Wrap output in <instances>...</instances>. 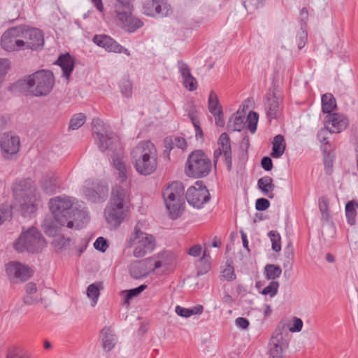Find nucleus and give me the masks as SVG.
<instances>
[{"instance_id": "1", "label": "nucleus", "mask_w": 358, "mask_h": 358, "mask_svg": "<svg viewBox=\"0 0 358 358\" xmlns=\"http://www.w3.org/2000/svg\"><path fill=\"white\" fill-rule=\"evenodd\" d=\"M76 199L63 195L52 198L49 208L55 222L69 229H79L89 221L85 209L74 206Z\"/></svg>"}, {"instance_id": "2", "label": "nucleus", "mask_w": 358, "mask_h": 358, "mask_svg": "<svg viewBox=\"0 0 358 358\" xmlns=\"http://www.w3.org/2000/svg\"><path fill=\"white\" fill-rule=\"evenodd\" d=\"M55 85L53 73L49 70H40L19 80L15 84L18 90L27 96L36 97L48 95Z\"/></svg>"}, {"instance_id": "3", "label": "nucleus", "mask_w": 358, "mask_h": 358, "mask_svg": "<svg viewBox=\"0 0 358 358\" xmlns=\"http://www.w3.org/2000/svg\"><path fill=\"white\" fill-rule=\"evenodd\" d=\"M131 162L141 175L148 176L154 173L157 167V151L150 141L140 142L131 152Z\"/></svg>"}, {"instance_id": "4", "label": "nucleus", "mask_w": 358, "mask_h": 358, "mask_svg": "<svg viewBox=\"0 0 358 358\" xmlns=\"http://www.w3.org/2000/svg\"><path fill=\"white\" fill-rule=\"evenodd\" d=\"M130 202L129 187L114 186L109 203L105 209V217L108 222L120 224L124 219Z\"/></svg>"}, {"instance_id": "5", "label": "nucleus", "mask_w": 358, "mask_h": 358, "mask_svg": "<svg viewBox=\"0 0 358 358\" xmlns=\"http://www.w3.org/2000/svg\"><path fill=\"white\" fill-rule=\"evenodd\" d=\"M47 245L45 238L35 227H31L22 232L19 238L13 243L14 249L20 253L31 254L41 252Z\"/></svg>"}, {"instance_id": "6", "label": "nucleus", "mask_w": 358, "mask_h": 358, "mask_svg": "<svg viewBox=\"0 0 358 358\" xmlns=\"http://www.w3.org/2000/svg\"><path fill=\"white\" fill-rule=\"evenodd\" d=\"M183 192L182 183L173 182L162 192L166 207L172 219L178 218L182 213L184 205Z\"/></svg>"}, {"instance_id": "7", "label": "nucleus", "mask_w": 358, "mask_h": 358, "mask_svg": "<svg viewBox=\"0 0 358 358\" xmlns=\"http://www.w3.org/2000/svg\"><path fill=\"white\" fill-rule=\"evenodd\" d=\"M23 198L20 204V210L24 217H30L34 214L38 206L39 196L36 189L31 187V180L29 179L22 180L16 187V192Z\"/></svg>"}, {"instance_id": "8", "label": "nucleus", "mask_w": 358, "mask_h": 358, "mask_svg": "<svg viewBox=\"0 0 358 358\" xmlns=\"http://www.w3.org/2000/svg\"><path fill=\"white\" fill-rule=\"evenodd\" d=\"M142 225L140 222L136 224L127 242L128 248L137 245L133 252L134 256L137 258L144 257L148 251H151L154 248L155 245L154 236L142 231Z\"/></svg>"}, {"instance_id": "9", "label": "nucleus", "mask_w": 358, "mask_h": 358, "mask_svg": "<svg viewBox=\"0 0 358 358\" xmlns=\"http://www.w3.org/2000/svg\"><path fill=\"white\" fill-rule=\"evenodd\" d=\"M211 170V162L201 150L192 152L187 161L186 173L194 178H201L208 175Z\"/></svg>"}, {"instance_id": "10", "label": "nucleus", "mask_w": 358, "mask_h": 358, "mask_svg": "<svg viewBox=\"0 0 358 358\" xmlns=\"http://www.w3.org/2000/svg\"><path fill=\"white\" fill-rule=\"evenodd\" d=\"M20 25L6 29L0 38L1 48L8 52L24 50V42L22 39Z\"/></svg>"}, {"instance_id": "11", "label": "nucleus", "mask_w": 358, "mask_h": 358, "mask_svg": "<svg viewBox=\"0 0 358 358\" xmlns=\"http://www.w3.org/2000/svg\"><path fill=\"white\" fill-rule=\"evenodd\" d=\"M22 39H24V50L37 51L41 50L44 45L43 32L35 27L27 24H20Z\"/></svg>"}, {"instance_id": "12", "label": "nucleus", "mask_w": 358, "mask_h": 358, "mask_svg": "<svg viewBox=\"0 0 358 358\" xmlns=\"http://www.w3.org/2000/svg\"><path fill=\"white\" fill-rule=\"evenodd\" d=\"M94 138L99 149H106L108 146L105 145V141H111V145H115L118 141V136L109 131L108 126L99 118L94 119L92 122Z\"/></svg>"}, {"instance_id": "13", "label": "nucleus", "mask_w": 358, "mask_h": 358, "mask_svg": "<svg viewBox=\"0 0 358 358\" xmlns=\"http://www.w3.org/2000/svg\"><path fill=\"white\" fill-rule=\"evenodd\" d=\"M222 155L227 165V170L230 171L232 169L231 147L229 136L225 132L220 136L217 140V148L214 151L213 164L215 169L218 159Z\"/></svg>"}, {"instance_id": "14", "label": "nucleus", "mask_w": 358, "mask_h": 358, "mask_svg": "<svg viewBox=\"0 0 358 358\" xmlns=\"http://www.w3.org/2000/svg\"><path fill=\"white\" fill-rule=\"evenodd\" d=\"M186 199L189 205L200 208L210 200V194L201 181H196L194 186L188 188Z\"/></svg>"}, {"instance_id": "15", "label": "nucleus", "mask_w": 358, "mask_h": 358, "mask_svg": "<svg viewBox=\"0 0 358 358\" xmlns=\"http://www.w3.org/2000/svg\"><path fill=\"white\" fill-rule=\"evenodd\" d=\"M283 324H279L271 338L269 345L270 358H283V352L288 343L282 334Z\"/></svg>"}, {"instance_id": "16", "label": "nucleus", "mask_w": 358, "mask_h": 358, "mask_svg": "<svg viewBox=\"0 0 358 358\" xmlns=\"http://www.w3.org/2000/svg\"><path fill=\"white\" fill-rule=\"evenodd\" d=\"M282 101L280 95L275 88L270 89L265 96L264 108L266 117L269 121L276 119L280 114Z\"/></svg>"}, {"instance_id": "17", "label": "nucleus", "mask_w": 358, "mask_h": 358, "mask_svg": "<svg viewBox=\"0 0 358 358\" xmlns=\"http://www.w3.org/2000/svg\"><path fill=\"white\" fill-rule=\"evenodd\" d=\"M6 272L9 278H18L22 281L27 280L33 274L28 265L15 261L6 265Z\"/></svg>"}, {"instance_id": "18", "label": "nucleus", "mask_w": 358, "mask_h": 358, "mask_svg": "<svg viewBox=\"0 0 358 358\" xmlns=\"http://www.w3.org/2000/svg\"><path fill=\"white\" fill-rule=\"evenodd\" d=\"M92 41L98 46L106 49L108 52L124 53L127 56L130 55V52L127 48H124L109 36L105 34L95 35Z\"/></svg>"}, {"instance_id": "19", "label": "nucleus", "mask_w": 358, "mask_h": 358, "mask_svg": "<svg viewBox=\"0 0 358 358\" xmlns=\"http://www.w3.org/2000/svg\"><path fill=\"white\" fill-rule=\"evenodd\" d=\"M143 13L149 16H166L169 6L164 0H145L143 6Z\"/></svg>"}, {"instance_id": "20", "label": "nucleus", "mask_w": 358, "mask_h": 358, "mask_svg": "<svg viewBox=\"0 0 358 358\" xmlns=\"http://www.w3.org/2000/svg\"><path fill=\"white\" fill-rule=\"evenodd\" d=\"M325 125L330 134H339L344 131L349 124L348 119L343 114L332 113L325 117Z\"/></svg>"}, {"instance_id": "21", "label": "nucleus", "mask_w": 358, "mask_h": 358, "mask_svg": "<svg viewBox=\"0 0 358 358\" xmlns=\"http://www.w3.org/2000/svg\"><path fill=\"white\" fill-rule=\"evenodd\" d=\"M20 138L8 134H4L1 141V148L5 158H9L10 155L16 154L20 149Z\"/></svg>"}, {"instance_id": "22", "label": "nucleus", "mask_w": 358, "mask_h": 358, "mask_svg": "<svg viewBox=\"0 0 358 358\" xmlns=\"http://www.w3.org/2000/svg\"><path fill=\"white\" fill-rule=\"evenodd\" d=\"M152 270V260L144 259L136 261L131 264L129 272L131 277L140 279L148 275Z\"/></svg>"}, {"instance_id": "23", "label": "nucleus", "mask_w": 358, "mask_h": 358, "mask_svg": "<svg viewBox=\"0 0 358 358\" xmlns=\"http://www.w3.org/2000/svg\"><path fill=\"white\" fill-rule=\"evenodd\" d=\"M118 4L115 6V14L120 24L125 27L131 15L132 6L128 0H117Z\"/></svg>"}, {"instance_id": "24", "label": "nucleus", "mask_w": 358, "mask_h": 358, "mask_svg": "<svg viewBox=\"0 0 358 358\" xmlns=\"http://www.w3.org/2000/svg\"><path fill=\"white\" fill-rule=\"evenodd\" d=\"M41 187L46 194H54L60 187V180L55 173L47 174L43 178Z\"/></svg>"}, {"instance_id": "25", "label": "nucleus", "mask_w": 358, "mask_h": 358, "mask_svg": "<svg viewBox=\"0 0 358 358\" xmlns=\"http://www.w3.org/2000/svg\"><path fill=\"white\" fill-rule=\"evenodd\" d=\"M108 189L106 187L103 185H98L96 189L85 188L84 194L86 197L94 203H99L104 201L108 196Z\"/></svg>"}, {"instance_id": "26", "label": "nucleus", "mask_w": 358, "mask_h": 358, "mask_svg": "<svg viewBox=\"0 0 358 358\" xmlns=\"http://www.w3.org/2000/svg\"><path fill=\"white\" fill-rule=\"evenodd\" d=\"M55 64L59 65L63 71V76L69 78L74 69L75 60L69 53L60 55Z\"/></svg>"}, {"instance_id": "27", "label": "nucleus", "mask_w": 358, "mask_h": 358, "mask_svg": "<svg viewBox=\"0 0 358 358\" xmlns=\"http://www.w3.org/2000/svg\"><path fill=\"white\" fill-rule=\"evenodd\" d=\"M113 165L117 171L116 174L117 175V179L121 183V185H115V186H124V184H127L129 187L127 181L128 172L124 162L120 158H116L113 160Z\"/></svg>"}, {"instance_id": "28", "label": "nucleus", "mask_w": 358, "mask_h": 358, "mask_svg": "<svg viewBox=\"0 0 358 358\" xmlns=\"http://www.w3.org/2000/svg\"><path fill=\"white\" fill-rule=\"evenodd\" d=\"M273 180L271 177L266 176L258 180L257 186L258 188L262 192V193L267 196L270 199L274 197L273 191L275 188Z\"/></svg>"}, {"instance_id": "29", "label": "nucleus", "mask_w": 358, "mask_h": 358, "mask_svg": "<svg viewBox=\"0 0 358 358\" xmlns=\"http://www.w3.org/2000/svg\"><path fill=\"white\" fill-rule=\"evenodd\" d=\"M102 336V346L106 351H110L115 345L116 337L112 334L109 327H104L101 331Z\"/></svg>"}, {"instance_id": "30", "label": "nucleus", "mask_w": 358, "mask_h": 358, "mask_svg": "<svg viewBox=\"0 0 358 358\" xmlns=\"http://www.w3.org/2000/svg\"><path fill=\"white\" fill-rule=\"evenodd\" d=\"M272 144L273 147L271 156L273 158L280 157L283 155L286 148L284 137L280 134L275 136Z\"/></svg>"}, {"instance_id": "31", "label": "nucleus", "mask_w": 358, "mask_h": 358, "mask_svg": "<svg viewBox=\"0 0 358 358\" xmlns=\"http://www.w3.org/2000/svg\"><path fill=\"white\" fill-rule=\"evenodd\" d=\"M336 108V101L334 96L327 93L322 96V110L324 113L332 114L331 112Z\"/></svg>"}, {"instance_id": "32", "label": "nucleus", "mask_w": 358, "mask_h": 358, "mask_svg": "<svg viewBox=\"0 0 358 358\" xmlns=\"http://www.w3.org/2000/svg\"><path fill=\"white\" fill-rule=\"evenodd\" d=\"M357 210L358 203L355 201H348L345 205V215L348 223L352 226L356 223Z\"/></svg>"}, {"instance_id": "33", "label": "nucleus", "mask_w": 358, "mask_h": 358, "mask_svg": "<svg viewBox=\"0 0 358 358\" xmlns=\"http://www.w3.org/2000/svg\"><path fill=\"white\" fill-rule=\"evenodd\" d=\"M227 127L229 130L240 131L244 127V117L242 113L238 111L234 114L229 119Z\"/></svg>"}, {"instance_id": "34", "label": "nucleus", "mask_w": 358, "mask_h": 358, "mask_svg": "<svg viewBox=\"0 0 358 358\" xmlns=\"http://www.w3.org/2000/svg\"><path fill=\"white\" fill-rule=\"evenodd\" d=\"M42 228L45 234L49 236H55L60 231V228L57 227L50 218H45L44 220Z\"/></svg>"}, {"instance_id": "35", "label": "nucleus", "mask_w": 358, "mask_h": 358, "mask_svg": "<svg viewBox=\"0 0 358 358\" xmlns=\"http://www.w3.org/2000/svg\"><path fill=\"white\" fill-rule=\"evenodd\" d=\"M282 273L281 268L275 264H267L264 268V274L268 280H274L279 278Z\"/></svg>"}, {"instance_id": "36", "label": "nucleus", "mask_w": 358, "mask_h": 358, "mask_svg": "<svg viewBox=\"0 0 358 358\" xmlns=\"http://www.w3.org/2000/svg\"><path fill=\"white\" fill-rule=\"evenodd\" d=\"M218 108H222L220 105L218 97L214 91H211L208 98L209 111L213 116H215Z\"/></svg>"}, {"instance_id": "37", "label": "nucleus", "mask_w": 358, "mask_h": 358, "mask_svg": "<svg viewBox=\"0 0 358 358\" xmlns=\"http://www.w3.org/2000/svg\"><path fill=\"white\" fill-rule=\"evenodd\" d=\"M86 120V116L83 113L74 115L69 122V129L76 130L83 126Z\"/></svg>"}, {"instance_id": "38", "label": "nucleus", "mask_w": 358, "mask_h": 358, "mask_svg": "<svg viewBox=\"0 0 358 358\" xmlns=\"http://www.w3.org/2000/svg\"><path fill=\"white\" fill-rule=\"evenodd\" d=\"M12 215L13 213L11 206L6 203L0 205V225L6 221L10 220Z\"/></svg>"}, {"instance_id": "39", "label": "nucleus", "mask_w": 358, "mask_h": 358, "mask_svg": "<svg viewBox=\"0 0 358 358\" xmlns=\"http://www.w3.org/2000/svg\"><path fill=\"white\" fill-rule=\"evenodd\" d=\"M269 236L272 243V249L275 252H279L281 250V237L277 231L272 230L268 232Z\"/></svg>"}, {"instance_id": "40", "label": "nucleus", "mask_w": 358, "mask_h": 358, "mask_svg": "<svg viewBox=\"0 0 358 358\" xmlns=\"http://www.w3.org/2000/svg\"><path fill=\"white\" fill-rule=\"evenodd\" d=\"M324 155V170L327 175H331L333 172V164H334V157L331 155L330 152L327 151V148H323Z\"/></svg>"}, {"instance_id": "41", "label": "nucleus", "mask_w": 358, "mask_h": 358, "mask_svg": "<svg viewBox=\"0 0 358 358\" xmlns=\"http://www.w3.org/2000/svg\"><path fill=\"white\" fill-rule=\"evenodd\" d=\"M258 119V113L254 111H250L247 117L248 128L252 134L256 131Z\"/></svg>"}, {"instance_id": "42", "label": "nucleus", "mask_w": 358, "mask_h": 358, "mask_svg": "<svg viewBox=\"0 0 358 358\" xmlns=\"http://www.w3.org/2000/svg\"><path fill=\"white\" fill-rule=\"evenodd\" d=\"M120 87L121 92L124 96L129 98L131 96L132 84L127 78H124L122 80Z\"/></svg>"}, {"instance_id": "43", "label": "nucleus", "mask_w": 358, "mask_h": 358, "mask_svg": "<svg viewBox=\"0 0 358 358\" xmlns=\"http://www.w3.org/2000/svg\"><path fill=\"white\" fill-rule=\"evenodd\" d=\"M99 294V289L96 285H95V284H91L90 285H89L87 289V295L90 299H92V305L93 306L96 304Z\"/></svg>"}, {"instance_id": "44", "label": "nucleus", "mask_w": 358, "mask_h": 358, "mask_svg": "<svg viewBox=\"0 0 358 358\" xmlns=\"http://www.w3.org/2000/svg\"><path fill=\"white\" fill-rule=\"evenodd\" d=\"M319 208L322 213V218L327 220L329 218V213H328V204L329 199L326 196H321L319 198Z\"/></svg>"}, {"instance_id": "45", "label": "nucleus", "mask_w": 358, "mask_h": 358, "mask_svg": "<svg viewBox=\"0 0 358 358\" xmlns=\"http://www.w3.org/2000/svg\"><path fill=\"white\" fill-rule=\"evenodd\" d=\"M279 287V282L275 280H272L270 282L268 285H267L262 292L264 295H270L271 297H273L276 295L278 292V289Z\"/></svg>"}, {"instance_id": "46", "label": "nucleus", "mask_w": 358, "mask_h": 358, "mask_svg": "<svg viewBox=\"0 0 358 358\" xmlns=\"http://www.w3.org/2000/svg\"><path fill=\"white\" fill-rule=\"evenodd\" d=\"M143 23L141 20L134 17L131 15L129 21L127 22L124 28H126L129 31L132 32L136 30L137 29L141 28L143 26Z\"/></svg>"}, {"instance_id": "47", "label": "nucleus", "mask_w": 358, "mask_h": 358, "mask_svg": "<svg viewBox=\"0 0 358 358\" xmlns=\"http://www.w3.org/2000/svg\"><path fill=\"white\" fill-rule=\"evenodd\" d=\"M308 38V34L306 30V27H303V25H301V30L297 33L296 36V40H297V44L299 49H302L307 41Z\"/></svg>"}, {"instance_id": "48", "label": "nucleus", "mask_w": 358, "mask_h": 358, "mask_svg": "<svg viewBox=\"0 0 358 358\" xmlns=\"http://www.w3.org/2000/svg\"><path fill=\"white\" fill-rule=\"evenodd\" d=\"M147 287V285H141L138 286V287H136L134 289H131L127 291V295L125 297V303H129V301L133 297L138 296L139 294H141L143 290L145 289Z\"/></svg>"}, {"instance_id": "49", "label": "nucleus", "mask_w": 358, "mask_h": 358, "mask_svg": "<svg viewBox=\"0 0 358 358\" xmlns=\"http://www.w3.org/2000/svg\"><path fill=\"white\" fill-rule=\"evenodd\" d=\"M183 85L189 91H194L197 89L198 84L196 78L192 76L183 80Z\"/></svg>"}, {"instance_id": "50", "label": "nucleus", "mask_w": 358, "mask_h": 358, "mask_svg": "<svg viewBox=\"0 0 358 358\" xmlns=\"http://www.w3.org/2000/svg\"><path fill=\"white\" fill-rule=\"evenodd\" d=\"M329 129L327 128V127L325 125L324 128H322L319 131L317 132V139L321 143H324V145L329 144Z\"/></svg>"}, {"instance_id": "51", "label": "nucleus", "mask_w": 358, "mask_h": 358, "mask_svg": "<svg viewBox=\"0 0 358 358\" xmlns=\"http://www.w3.org/2000/svg\"><path fill=\"white\" fill-rule=\"evenodd\" d=\"M94 247L97 250L104 252L108 249V245L103 237H99L94 243Z\"/></svg>"}, {"instance_id": "52", "label": "nucleus", "mask_w": 358, "mask_h": 358, "mask_svg": "<svg viewBox=\"0 0 358 358\" xmlns=\"http://www.w3.org/2000/svg\"><path fill=\"white\" fill-rule=\"evenodd\" d=\"M222 277L227 280H232L236 278L234 268L232 266L228 265L222 272Z\"/></svg>"}, {"instance_id": "53", "label": "nucleus", "mask_w": 358, "mask_h": 358, "mask_svg": "<svg viewBox=\"0 0 358 358\" xmlns=\"http://www.w3.org/2000/svg\"><path fill=\"white\" fill-rule=\"evenodd\" d=\"M9 68V61L6 59H0V81L3 80Z\"/></svg>"}, {"instance_id": "54", "label": "nucleus", "mask_w": 358, "mask_h": 358, "mask_svg": "<svg viewBox=\"0 0 358 358\" xmlns=\"http://www.w3.org/2000/svg\"><path fill=\"white\" fill-rule=\"evenodd\" d=\"M270 206V202L264 198L258 199L255 203V208L259 211L266 210Z\"/></svg>"}, {"instance_id": "55", "label": "nucleus", "mask_w": 358, "mask_h": 358, "mask_svg": "<svg viewBox=\"0 0 358 358\" xmlns=\"http://www.w3.org/2000/svg\"><path fill=\"white\" fill-rule=\"evenodd\" d=\"M293 252H294L293 247H292V244L289 243L285 249V255L287 259L286 264H285V266H287V265H292V259H293Z\"/></svg>"}, {"instance_id": "56", "label": "nucleus", "mask_w": 358, "mask_h": 358, "mask_svg": "<svg viewBox=\"0 0 358 358\" xmlns=\"http://www.w3.org/2000/svg\"><path fill=\"white\" fill-rule=\"evenodd\" d=\"M173 138L175 147H177L182 150L186 149L187 144L185 138L182 136H174L173 137Z\"/></svg>"}, {"instance_id": "57", "label": "nucleus", "mask_w": 358, "mask_h": 358, "mask_svg": "<svg viewBox=\"0 0 358 358\" xmlns=\"http://www.w3.org/2000/svg\"><path fill=\"white\" fill-rule=\"evenodd\" d=\"M303 327V321L298 317H294L293 325L289 327V331L292 332H299Z\"/></svg>"}, {"instance_id": "58", "label": "nucleus", "mask_w": 358, "mask_h": 358, "mask_svg": "<svg viewBox=\"0 0 358 358\" xmlns=\"http://www.w3.org/2000/svg\"><path fill=\"white\" fill-rule=\"evenodd\" d=\"M175 311L177 315H178L180 317H189L191 316L190 314V308H186L184 307H182L180 306H177L176 307Z\"/></svg>"}, {"instance_id": "59", "label": "nucleus", "mask_w": 358, "mask_h": 358, "mask_svg": "<svg viewBox=\"0 0 358 358\" xmlns=\"http://www.w3.org/2000/svg\"><path fill=\"white\" fill-rule=\"evenodd\" d=\"M34 294H26L24 296L23 301L25 304L33 305L38 303L41 299L38 296H34Z\"/></svg>"}, {"instance_id": "60", "label": "nucleus", "mask_w": 358, "mask_h": 358, "mask_svg": "<svg viewBox=\"0 0 358 358\" xmlns=\"http://www.w3.org/2000/svg\"><path fill=\"white\" fill-rule=\"evenodd\" d=\"M261 164L262 168L267 171H269L273 168V162L269 157H264L262 159Z\"/></svg>"}, {"instance_id": "61", "label": "nucleus", "mask_w": 358, "mask_h": 358, "mask_svg": "<svg viewBox=\"0 0 358 358\" xmlns=\"http://www.w3.org/2000/svg\"><path fill=\"white\" fill-rule=\"evenodd\" d=\"M235 324L239 328L246 329L249 326V321L245 317H240L236 319Z\"/></svg>"}, {"instance_id": "62", "label": "nucleus", "mask_w": 358, "mask_h": 358, "mask_svg": "<svg viewBox=\"0 0 358 358\" xmlns=\"http://www.w3.org/2000/svg\"><path fill=\"white\" fill-rule=\"evenodd\" d=\"M215 117V124L217 127H224V120L223 119V113L222 108H218L217 113Z\"/></svg>"}, {"instance_id": "63", "label": "nucleus", "mask_w": 358, "mask_h": 358, "mask_svg": "<svg viewBox=\"0 0 358 358\" xmlns=\"http://www.w3.org/2000/svg\"><path fill=\"white\" fill-rule=\"evenodd\" d=\"M201 250L202 247L200 245H194L189 250L188 254L192 257H197L201 255Z\"/></svg>"}, {"instance_id": "64", "label": "nucleus", "mask_w": 358, "mask_h": 358, "mask_svg": "<svg viewBox=\"0 0 358 358\" xmlns=\"http://www.w3.org/2000/svg\"><path fill=\"white\" fill-rule=\"evenodd\" d=\"M177 66L181 76L190 69L188 65L183 61H178Z\"/></svg>"}]
</instances>
